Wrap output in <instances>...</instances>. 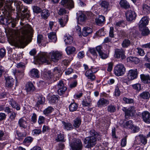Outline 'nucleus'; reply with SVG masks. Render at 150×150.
<instances>
[{"mask_svg": "<svg viewBox=\"0 0 150 150\" xmlns=\"http://www.w3.org/2000/svg\"><path fill=\"white\" fill-rule=\"evenodd\" d=\"M32 31V28L30 25L28 24L25 25L21 28V30L22 35V36H20L18 33L14 32V35L11 36L13 42L11 45L14 46H17L23 44L24 42L25 39L31 34Z\"/></svg>", "mask_w": 150, "mask_h": 150, "instance_id": "1", "label": "nucleus"}, {"mask_svg": "<svg viewBox=\"0 0 150 150\" xmlns=\"http://www.w3.org/2000/svg\"><path fill=\"white\" fill-rule=\"evenodd\" d=\"M13 1H6V0H0V6L1 7L4 4L5 5L4 8V10H2V13L5 16H7V19H6V23L8 26L14 28L15 27L17 23V21L11 16L10 13L13 12L14 10L13 9L11 5L13 3Z\"/></svg>", "mask_w": 150, "mask_h": 150, "instance_id": "2", "label": "nucleus"}, {"mask_svg": "<svg viewBox=\"0 0 150 150\" xmlns=\"http://www.w3.org/2000/svg\"><path fill=\"white\" fill-rule=\"evenodd\" d=\"M148 20L146 17H143L139 23V30L141 31L142 34L144 36H146L149 34V31L146 25L148 24Z\"/></svg>", "mask_w": 150, "mask_h": 150, "instance_id": "3", "label": "nucleus"}, {"mask_svg": "<svg viewBox=\"0 0 150 150\" xmlns=\"http://www.w3.org/2000/svg\"><path fill=\"white\" fill-rule=\"evenodd\" d=\"M72 142H70V145L73 150H81L83 148L82 143L79 139H73Z\"/></svg>", "mask_w": 150, "mask_h": 150, "instance_id": "4", "label": "nucleus"}, {"mask_svg": "<svg viewBox=\"0 0 150 150\" xmlns=\"http://www.w3.org/2000/svg\"><path fill=\"white\" fill-rule=\"evenodd\" d=\"M126 69L124 65L121 64L116 65L114 68V74L117 76H121L125 72Z\"/></svg>", "mask_w": 150, "mask_h": 150, "instance_id": "5", "label": "nucleus"}, {"mask_svg": "<svg viewBox=\"0 0 150 150\" xmlns=\"http://www.w3.org/2000/svg\"><path fill=\"white\" fill-rule=\"evenodd\" d=\"M122 110L125 112V117L128 119L130 116L133 115L136 112V110L134 106H131L128 109L124 107Z\"/></svg>", "mask_w": 150, "mask_h": 150, "instance_id": "6", "label": "nucleus"}, {"mask_svg": "<svg viewBox=\"0 0 150 150\" xmlns=\"http://www.w3.org/2000/svg\"><path fill=\"white\" fill-rule=\"evenodd\" d=\"M85 144H86V147L89 148L93 146L96 144V139L95 137H89L86 138L84 141Z\"/></svg>", "mask_w": 150, "mask_h": 150, "instance_id": "7", "label": "nucleus"}, {"mask_svg": "<svg viewBox=\"0 0 150 150\" xmlns=\"http://www.w3.org/2000/svg\"><path fill=\"white\" fill-rule=\"evenodd\" d=\"M38 59L43 63H45L47 64H50V60L48 56V54L45 52L41 54L38 57Z\"/></svg>", "mask_w": 150, "mask_h": 150, "instance_id": "8", "label": "nucleus"}, {"mask_svg": "<svg viewBox=\"0 0 150 150\" xmlns=\"http://www.w3.org/2000/svg\"><path fill=\"white\" fill-rule=\"evenodd\" d=\"M125 15L127 21L131 22L134 20L137 16L135 12L133 11L129 10L125 13Z\"/></svg>", "mask_w": 150, "mask_h": 150, "instance_id": "9", "label": "nucleus"}, {"mask_svg": "<svg viewBox=\"0 0 150 150\" xmlns=\"http://www.w3.org/2000/svg\"><path fill=\"white\" fill-rule=\"evenodd\" d=\"M60 4L64 7L69 9L74 7V3L72 0H61Z\"/></svg>", "mask_w": 150, "mask_h": 150, "instance_id": "10", "label": "nucleus"}, {"mask_svg": "<svg viewBox=\"0 0 150 150\" xmlns=\"http://www.w3.org/2000/svg\"><path fill=\"white\" fill-rule=\"evenodd\" d=\"M94 68H91L87 70L85 74L86 76L91 81L95 80L96 78L95 76L93 74V73L95 72L94 71Z\"/></svg>", "mask_w": 150, "mask_h": 150, "instance_id": "11", "label": "nucleus"}, {"mask_svg": "<svg viewBox=\"0 0 150 150\" xmlns=\"http://www.w3.org/2000/svg\"><path fill=\"white\" fill-rule=\"evenodd\" d=\"M137 75L138 73L137 69H131L128 71L127 77L129 80H132L137 78Z\"/></svg>", "mask_w": 150, "mask_h": 150, "instance_id": "12", "label": "nucleus"}, {"mask_svg": "<svg viewBox=\"0 0 150 150\" xmlns=\"http://www.w3.org/2000/svg\"><path fill=\"white\" fill-rule=\"evenodd\" d=\"M147 140L145 136L142 135H139L136 137L135 143L140 144V142L145 145L147 143Z\"/></svg>", "mask_w": 150, "mask_h": 150, "instance_id": "13", "label": "nucleus"}, {"mask_svg": "<svg viewBox=\"0 0 150 150\" xmlns=\"http://www.w3.org/2000/svg\"><path fill=\"white\" fill-rule=\"evenodd\" d=\"M18 125L21 128L24 129L26 128L28 124L26 118L25 117H22L19 119L18 121Z\"/></svg>", "mask_w": 150, "mask_h": 150, "instance_id": "14", "label": "nucleus"}, {"mask_svg": "<svg viewBox=\"0 0 150 150\" xmlns=\"http://www.w3.org/2000/svg\"><path fill=\"white\" fill-rule=\"evenodd\" d=\"M142 118L145 123H150V113L147 111H144L142 113Z\"/></svg>", "mask_w": 150, "mask_h": 150, "instance_id": "15", "label": "nucleus"}, {"mask_svg": "<svg viewBox=\"0 0 150 150\" xmlns=\"http://www.w3.org/2000/svg\"><path fill=\"white\" fill-rule=\"evenodd\" d=\"M109 103V101L104 98L99 99L97 103V105L99 108H102L106 106Z\"/></svg>", "mask_w": 150, "mask_h": 150, "instance_id": "16", "label": "nucleus"}, {"mask_svg": "<svg viewBox=\"0 0 150 150\" xmlns=\"http://www.w3.org/2000/svg\"><path fill=\"white\" fill-rule=\"evenodd\" d=\"M115 53V57L117 58H121L122 59H123L126 57L125 55V51L122 49H116Z\"/></svg>", "mask_w": 150, "mask_h": 150, "instance_id": "17", "label": "nucleus"}, {"mask_svg": "<svg viewBox=\"0 0 150 150\" xmlns=\"http://www.w3.org/2000/svg\"><path fill=\"white\" fill-rule=\"evenodd\" d=\"M6 85L8 87H11L14 83V79L10 76L5 78Z\"/></svg>", "mask_w": 150, "mask_h": 150, "instance_id": "18", "label": "nucleus"}, {"mask_svg": "<svg viewBox=\"0 0 150 150\" xmlns=\"http://www.w3.org/2000/svg\"><path fill=\"white\" fill-rule=\"evenodd\" d=\"M29 75L31 77L38 78L40 77L39 72L37 69L35 68L31 69L30 71Z\"/></svg>", "mask_w": 150, "mask_h": 150, "instance_id": "19", "label": "nucleus"}, {"mask_svg": "<svg viewBox=\"0 0 150 150\" xmlns=\"http://www.w3.org/2000/svg\"><path fill=\"white\" fill-rule=\"evenodd\" d=\"M22 12L23 13H25L23 14H22L24 18H29L30 16V12L28 10V7L24 5L22 8L21 12Z\"/></svg>", "mask_w": 150, "mask_h": 150, "instance_id": "20", "label": "nucleus"}, {"mask_svg": "<svg viewBox=\"0 0 150 150\" xmlns=\"http://www.w3.org/2000/svg\"><path fill=\"white\" fill-rule=\"evenodd\" d=\"M25 89L28 93L32 92L35 90V88L31 82H28L26 85Z\"/></svg>", "mask_w": 150, "mask_h": 150, "instance_id": "21", "label": "nucleus"}, {"mask_svg": "<svg viewBox=\"0 0 150 150\" xmlns=\"http://www.w3.org/2000/svg\"><path fill=\"white\" fill-rule=\"evenodd\" d=\"M100 5L102 9L105 11H107L109 10L110 4L108 2L104 1H102L100 3Z\"/></svg>", "mask_w": 150, "mask_h": 150, "instance_id": "22", "label": "nucleus"}, {"mask_svg": "<svg viewBox=\"0 0 150 150\" xmlns=\"http://www.w3.org/2000/svg\"><path fill=\"white\" fill-rule=\"evenodd\" d=\"M68 20V16L66 15L65 18L62 17L58 20V22L61 27H64Z\"/></svg>", "mask_w": 150, "mask_h": 150, "instance_id": "23", "label": "nucleus"}, {"mask_svg": "<svg viewBox=\"0 0 150 150\" xmlns=\"http://www.w3.org/2000/svg\"><path fill=\"white\" fill-rule=\"evenodd\" d=\"M9 104L13 108L16 109L17 110H20L21 108L20 105L13 99H11L9 101Z\"/></svg>", "mask_w": 150, "mask_h": 150, "instance_id": "24", "label": "nucleus"}, {"mask_svg": "<svg viewBox=\"0 0 150 150\" xmlns=\"http://www.w3.org/2000/svg\"><path fill=\"white\" fill-rule=\"evenodd\" d=\"M48 56L50 60V62L51 61L54 62L56 61V51H52L48 54Z\"/></svg>", "mask_w": 150, "mask_h": 150, "instance_id": "25", "label": "nucleus"}, {"mask_svg": "<svg viewBox=\"0 0 150 150\" xmlns=\"http://www.w3.org/2000/svg\"><path fill=\"white\" fill-rule=\"evenodd\" d=\"M140 78L142 82L144 83H148L150 82V77L149 75L142 74Z\"/></svg>", "mask_w": 150, "mask_h": 150, "instance_id": "26", "label": "nucleus"}, {"mask_svg": "<svg viewBox=\"0 0 150 150\" xmlns=\"http://www.w3.org/2000/svg\"><path fill=\"white\" fill-rule=\"evenodd\" d=\"M48 37L50 41L55 43L56 41V32H53L48 33Z\"/></svg>", "mask_w": 150, "mask_h": 150, "instance_id": "27", "label": "nucleus"}, {"mask_svg": "<svg viewBox=\"0 0 150 150\" xmlns=\"http://www.w3.org/2000/svg\"><path fill=\"white\" fill-rule=\"evenodd\" d=\"M92 32L91 28L88 27H84L83 29L82 33V35L84 37H86L89 34H90Z\"/></svg>", "mask_w": 150, "mask_h": 150, "instance_id": "28", "label": "nucleus"}, {"mask_svg": "<svg viewBox=\"0 0 150 150\" xmlns=\"http://www.w3.org/2000/svg\"><path fill=\"white\" fill-rule=\"evenodd\" d=\"M139 97V98L141 99L146 100L149 98L150 95L149 92L147 91H144L140 93Z\"/></svg>", "mask_w": 150, "mask_h": 150, "instance_id": "29", "label": "nucleus"}, {"mask_svg": "<svg viewBox=\"0 0 150 150\" xmlns=\"http://www.w3.org/2000/svg\"><path fill=\"white\" fill-rule=\"evenodd\" d=\"M76 50L75 47L73 46H68L65 49L66 52L68 55H70L74 54Z\"/></svg>", "mask_w": 150, "mask_h": 150, "instance_id": "30", "label": "nucleus"}, {"mask_svg": "<svg viewBox=\"0 0 150 150\" xmlns=\"http://www.w3.org/2000/svg\"><path fill=\"white\" fill-rule=\"evenodd\" d=\"M64 38V41L66 44H71L73 42V37L69 34L65 35Z\"/></svg>", "mask_w": 150, "mask_h": 150, "instance_id": "31", "label": "nucleus"}, {"mask_svg": "<svg viewBox=\"0 0 150 150\" xmlns=\"http://www.w3.org/2000/svg\"><path fill=\"white\" fill-rule=\"evenodd\" d=\"M120 4L121 7L125 9L129 8L130 6L129 3L126 0H121Z\"/></svg>", "mask_w": 150, "mask_h": 150, "instance_id": "32", "label": "nucleus"}, {"mask_svg": "<svg viewBox=\"0 0 150 150\" xmlns=\"http://www.w3.org/2000/svg\"><path fill=\"white\" fill-rule=\"evenodd\" d=\"M105 21V17L102 15L99 16L98 18L95 19L96 23L98 25H100L103 23Z\"/></svg>", "mask_w": 150, "mask_h": 150, "instance_id": "33", "label": "nucleus"}, {"mask_svg": "<svg viewBox=\"0 0 150 150\" xmlns=\"http://www.w3.org/2000/svg\"><path fill=\"white\" fill-rule=\"evenodd\" d=\"M14 5L16 6V9L18 12H21L24 5L20 1H14Z\"/></svg>", "mask_w": 150, "mask_h": 150, "instance_id": "34", "label": "nucleus"}, {"mask_svg": "<svg viewBox=\"0 0 150 150\" xmlns=\"http://www.w3.org/2000/svg\"><path fill=\"white\" fill-rule=\"evenodd\" d=\"M47 99L50 103L54 104L56 103V96L54 95L51 96L49 94L47 96Z\"/></svg>", "mask_w": 150, "mask_h": 150, "instance_id": "35", "label": "nucleus"}, {"mask_svg": "<svg viewBox=\"0 0 150 150\" xmlns=\"http://www.w3.org/2000/svg\"><path fill=\"white\" fill-rule=\"evenodd\" d=\"M33 138L30 136L27 137L25 138L23 141V143L26 146L29 145L33 142Z\"/></svg>", "mask_w": 150, "mask_h": 150, "instance_id": "36", "label": "nucleus"}, {"mask_svg": "<svg viewBox=\"0 0 150 150\" xmlns=\"http://www.w3.org/2000/svg\"><path fill=\"white\" fill-rule=\"evenodd\" d=\"M78 107V105L74 102L71 103L69 106V110L71 112H74L76 111Z\"/></svg>", "mask_w": 150, "mask_h": 150, "instance_id": "37", "label": "nucleus"}, {"mask_svg": "<svg viewBox=\"0 0 150 150\" xmlns=\"http://www.w3.org/2000/svg\"><path fill=\"white\" fill-rule=\"evenodd\" d=\"M81 123V120L80 118H77L74 120V126L76 128L79 127Z\"/></svg>", "mask_w": 150, "mask_h": 150, "instance_id": "38", "label": "nucleus"}, {"mask_svg": "<svg viewBox=\"0 0 150 150\" xmlns=\"http://www.w3.org/2000/svg\"><path fill=\"white\" fill-rule=\"evenodd\" d=\"M50 15V13L48 10H44L41 13V17L44 19H46Z\"/></svg>", "mask_w": 150, "mask_h": 150, "instance_id": "39", "label": "nucleus"}, {"mask_svg": "<svg viewBox=\"0 0 150 150\" xmlns=\"http://www.w3.org/2000/svg\"><path fill=\"white\" fill-rule=\"evenodd\" d=\"M142 12L145 14H149L150 13V7L145 4L143 6Z\"/></svg>", "mask_w": 150, "mask_h": 150, "instance_id": "40", "label": "nucleus"}, {"mask_svg": "<svg viewBox=\"0 0 150 150\" xmlns=\"http://www.w3.org/2000/svg\"><path fill=\"white\" fill-rule=\"evenodd\" d=\"M107 110L108 112L111 113H113L116 110V106L112 104L108 106Z\"/></svg>", "mask_w": 150, "mask_h": 150, "instance_id": "41", "label": "nucleus"}, {"mask_svg": "<svg viewBox=\"0 0 150 150\" xmlns=\"http://www.w3.org/2000/svg\"><path fill=\"white\" fill-rule=\"evenodd\" d=\"M127 60L129 61H130L135 64H137L139 62V59L136 57H130L128 58Z\"/></svg>", "mask_w": 150, "mask_h": 150, "instance_id": "42", "label": "nucleus"}, {"mask_svg": "<svg viewBox=\"0 0 150 150\" xmlns=\"http://www.w3.org/2000/svg\"><path fill=\"white\" fill-rule=\"evenodd\" d=\"M53 110L54 109L52 107H49L43 111V113L45 115H47L48 114L52 112Z\"/></svg>", "mask_w": 150, "mask_h": 150, "instance_id": "43", "label": "nucleus"}, {"mask_svg": "<svg viewBox=\"0 0 150 150\" xmlns=\"http://www.w3.org/2000/svg\"><path fill=\"white\" fill-rule=\"evenodd\" d=\"M42 132L41 129H33L32 131V133L33 135L37 136L41 134Z\"/></svg>", "mask_w": 150, "mask_h": 150, "instance_id": "44", "label": "nucleus"}, {"mask_svg": "<svg viewBox=\"0 0 150 150\" xmlns=\"http://www.w3.org/2000/svg\"><path fill=\"white\" fill-rule=\"evenodd\" d=\"M32 8L33 12L37 14L40 13L42 11L41 8L37 6H33Z\"/></svg>", "mask_w": 150, "mask_h": 150, "instance_id": "45", "label": "nucleus"}, {"mask_svg": "<svg viewBox=\"0 0 150 150\" xmlns=\"http://www.w3.org/2000/svg\"><path fill=\"white\" fill-rule=\"evenodd\" d=\"M62 122L64 125L65 129L67 130H70L72 128V125L70 123H66L63 121H62Z\"/></svg>", "mask_w": 150, "mask_h": 150, "instance_id": "46", "label": "nucleus"}, {"mask_svg": "<svg viewBox=\"0 0 150 150\" xmlns=\"http://www.w3.org/2000/svg\"><path fill=\"white\" fill-rule=\"evenodd\" d=\"M67 89V88L66 87L58 88V94L60 96H61L64 93Z\"/></svg>", "mask_w": 150, "mask_h": 150, "instance_id": "47", "label": "nucleus"}, {"mask_svg": "<svg viewBox=\"0 0 150 150\" xmlns=\"http://www.w3.org/2000/svg\"><path fill=\"white\" fill-rule=\"evenodd\" d=\"M8 137L6 136L4 132L0 130V140H4L8 139Z\"/></svg>", "mask_w": 150, "mask_h": 150, "instance_id": "48", "label": "nucleus"}, {"mask_svg": "<svg viewBox=\"0 0 150 150\" xmlns=\"http://www.w3.org/2000/svg\"><path fill=\"white\" fill-rule=\"evenodd\" d=\"M88 102L86 100H83L82 101V105L83 106L90 107L91 106V99L88 98Z\"/></svg>", "mask_w": 150, "mask_h": 150, "instance_id": "49", "label": "nucleus"}, {"mask_svg": "<svg viewBox=\"0 0 150 150\" xmlns=\"http://www.w3.org/2000/svg\"><path fill=\"white\" fill-rule=\"evenodd\" d=\"M133 125L132 121L129 120L126 122L124 126L126 128L131 129Z\"/></svg>", "mask_w": 150, "mask_h": 150, "instance_id": "50", "label": "nucleus"}, {"mask_svg": "<svg viewBox=\"0 0 150 150\" xmlns=\"http://www.w3.org/2000/svg\"><path fill=\"white\" fill-rule=\"evenodd\" d=\"M57 141H64V137L63 135L61 134L59 131L57 132Z\"/></svg>", "mask_w": 150, "mask_h": 150, "instance_id": "51", "label": "nucleus"}, {"mask_svg": "<svg viewBox=\"0 0 150 150\" xmlns=\"http://www.w3.org/2000/svg\"><path fill=\"white\" fill-rule=\"evenodd\" d=\"M100 57L103 59L107 58L108 57V54L105 52L104 50L99 54Z\"/></svg>", "mask_w": 150, "mask_h": 150, "instance_id": "52", "label": "nucleus"}, {"mask_svg": "<svg viewBox=\"0 0 150 150\" xmlns=\"http://www.w3.org/2000/svg\"><path fill=\"white\" fill-rule=\"evenodd\" d=\"M89 51L92 54L94 58H96L97 56V54L96 51L95 49L94 48H90Z\"/></svg>", "mask_w": 150, "mask_h": 150, "instance_id": "53", "label": "nucleus"}, {"mask_svg": "<svg viewBox=\"0 0 150 150\" xmlns=\"http://www.w3.org/2000/svg\"><path fill=\"white\" fill-rule=\"evenodd\" d=\"M130 44L129 40L128 39H125L122 43V45L123 47H126L129 46Z\"/></svg>", "mask_w": 150, "mask_h": 150, "instance_id": "54", "label": "nucleus"}, {"mask_svg": "<svg viewBox=\"0 0 150 150\" xmlns=\"http://www.w3.org/2000/svg\"><path fill=\"white\" fill-rule=\"evenodd\" d=\"M136 50L138 54L141 56H143L145 54L144 51L141 48L137 47Z\"/></svg>", "mask_w": 150, "mask_h": 150, "instance_id": "55", "label": "nucleus"}, {"mask_svg": "<svg viewBox=\"0 0 150 150\" xmlns=\"http://www.w3.org/2000/svg\"><path fill=\"white\" fill-rule=\"evenodd\" d=\"M45 102V98L43 97L40 96L38 98L37 104L38 105L42 104L44 103Z\"/></svg>", "mask_w": 150, "mask_h": 150, "instance_id": "56", "label": "nucleus"}, {"mask_svg": "<svg viewBox=\"0 0 150 150\" xmlns=\"http://www.w3.org/2000/svg\"><path fill=\"white\" fill-rule=\"evenodd\" d=\"M44 40L42 35H38L37 37V42L38 44L42 43L44 42Z\"/></svg>", "mask_w": 150, "mask_h": 150, "instance_id": "57", "label": "nucleus"}, {"mask_svg": "<svg viewBox=\"0 0 150 150\" xmlns=\"http://www.w3.org/2000/svg\"><path fill=\"white\" fill-rule=\"evenodd\" d=\"M123 100L127 104L132 103H133L134 102L133 99L132 98H128L126 97H124Z\"/></svg>", "mask_w": 150, "mask_h": 150, "instance_id": "58", "label": "nucleus"}, {"mask_svg": "<svg viewBox=\"0 0 150 150\" xmlns=\"http://www.w3.org/2000/svg\"><path fill=\"white\" fill-rule=\"evenodd\" d=\"M16 134L17 136L18 137V139L19 140L22 139L23 137L26 136V134L18 131H16Z\"/></svg>", "mask_w": 150, "mask_h": 150, "instance_id": "59", "label": "nucleus"}, {"mask_svg": "<svg viewBox=\"0 0 150 150\" xmlns=\"http://www.w3.org/2000/svg\"><path fill=\"white\" fill-rule=\"evenodd\" d=\"M86 15L82 13L79 15L78 19V20L81 22H83L86 19Z\"/></svg>", "mask_w": 150, "mask_h": 150, "instance_id": "60", "label": "nucleus"}, {"mask_svg": "<svg viewBox=\"0 0 150 150\" xmlns=\"http://www.w3.org/2000/svg\"><path fill=\"white\" fill-rule=\"evenodd\" d=\"M133 88L136 91H139L141 89V85L139 83H137L132 85Z\"/></svg>", "mask_w": 150, "mask_h": 150, "instance_id": "61", "label": "nucleus"}, {"mask_svg": "<svg viewBox=\"0 0 150 150\" xmlns=\"http://www.w3.org/2000/svg\"><path fill=\"white\" fill-rule=\"evenodd\" d=\"M37 115L35 113H33L31 117V121L32 122V124H34L37 122Z\"/></svg>", "mask_w": 150, "mask_h": 150, "instance_id": "62", "label": "nucleus"}, {"mask_svg": "<svg viewBox=\"0 0 150 150\" xmlns=\"http://www.w3.org/2000/svg\"><path fill=\"white\" fill-rule=\"evenodd\" d=\"M67 13V11L64 8H61L58 11V13L59 15L62 16L66 14Z\"/></svg>", "mask_w": 150, "mask_h": 150, "instance_id": "63", "label": "nucleus"}, {"mask_svg": "<svg viewBox=\"0 0 150 150\" xmlns=\"http://www.w3.org/2000/svg\"><path fill=\"white\" fill-rule=\"evenodd\" d=\"M77 84V80H75L70 83L69 85V88H72L75 87Z\"/></svg>", "mask_w": 150, "mask_h": 150, "instance_id": "64", "label": "nucleus"}]
</instances>
